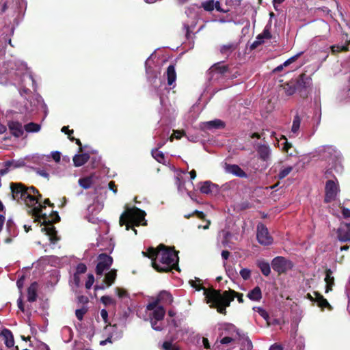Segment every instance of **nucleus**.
<instances>
[{
	"label": "nucleus",
	"mask_w": 350,
	"mask_h": 350,
	"mask_svg": "<svg viewBox=\"0 0 350 350\" xmlns=\"http://www.w3.org/2000/svg\"><path fill=\"white\" fill-rule=\"evenodd\" d=\"M219 336H230L234 338V336L239 337L241 334V332L237 327L232 323H224L219 324Z\"/></svg>",
	"instance_id": "obj_10"
},
{
	"label": "nucleus",
	"mask_w": 350,
	"mask_h": 350,
	"mask_svg": "<svg viewBox=\"0 0 350 350\" xmlns=\"http://www.w3.org/2000/svg\"><path fill=\"white\" fill-rule=\"evenodd\" d=\"M237 42H229L220 46L219 52L221 54L229 57V55L238 48Z\"/></svg>",
	"instance_id": "obj_19"
},
{
	"label": "nucleus",
	"mask_w": 350,
	"mask_h": 350,
	"mask_svg": "<svg viewBox=\"0 0 350 350\" xmlns=\"http://www.w3.org/2000/svg\"><path fill=\"white\" fill-rule=\"evenodd\" d=\"M331 50L333 53L340 51H346L348 50L347 45H333L331 46Z\"/></svg>",
	"instance_id": "obj_48"
},
{
	"label": "nucleus",
	"mask_w": 350,
	"mask_h": 350,
	"mask_svg": "<svg viewBox=\"0 0 350 350\" xmlns=\"http://www.w3.org/2000/svg\"><path fill=\"white\" fill-rule=\"evenodd\" d=\"M160 302H163L167 304H171L173 301L172 295L166 291H162L159 293L157 297Z\"/></svg>",
	"instance_id": "obj_26"
},
{
	"label": "nucleus",
	"mask_w": 350,
	"mask_h": 350,
	"mask_svg": "<svg viewBox=\"0 0 350 350\" xmlns=\"http://www.w3.org/2000/svg\"><path fill=\"white\" fill-rule=\"evenodd\" d=\"M224 293H227V297H233V300L234 299L235 297L237 298V300L239 303L242 304L244 302V299H243V295L242 293H237L234 290H228V291H224Z\"/></svg>",
	"instance_id": "obj_36"
},
{
	"label": "nucleus",
	"mask_w": 350,
	"mask_h": 350,
	"mask_svg": "<svg viewBox=\"0 0 350 350\" xmlns=\"http://www.w3.org/2000/svg\"><path fill=\"white\" fill-rule=\"evenodd\" d=\"M240 275L244 280H247L251 276V271L250 269L244 268L240 271Z\"/></svg>",
	"instance_id": "obj_50"
},
{
	"label": "nucleus",
	"mask_w": 350,
	"mask_h": 350,
	"mask_svg": "<svg viewBox=\"0 0 350 350\" xmlns=\"http://www.w3.org/2000/svg\"><path fill=\"white\" fill-rule=\"evenodd\" d=\"M166 75L167 79V84L169 85H172L176 79V72L175 70L174 65L171 64L167 67Z\"/></svg>",
	"instance_id": "obj_24"
},
{
	"label": "nucleus",
	"mask_w": 350,
	"mask_h": 350,
	"mask_svg": "<svg viewBox=\"0 0 350 350\" xmlns=\"http://www.w3.org/2000/svg\"><path fill=\"white\" fill-rule=\"evenodd\" d=\"M324 153L328 154L330 159H336L339 157L340 153L332 146H327L324 147Z\"/></svg>",
	"instance_id": "obj_34"
},
{
	"label": "nucleus",
	"mask_w": 350,
	"mask_h": 350,
	"mask_svg": "<svg viewBox=\"0 0 350 350\" xmlns=\"http://www.w3.org/2000/svg\"><path fill=\"white\" fill-rule=\"evenodd\" d=\"M165 314V310L163 306H158L152 312V318L154 321H161L163 319Z\"/></svg>",
	"instance_id": "obj_31"
},
{
	"label": "nucleus",
	"mask_w": 350,
	"mask_h": 350,
	"mask_svg": "<svg viewBox=\"0 0 350 350\" xmlns=\"http://www.w3.org/2000/svg\"><path fill=\"white\" fill-rule=\"evenodd\" d=\"M7 229L9 232L15 228V224L12 219H8L6 224Z\"/></svg>",
	"instance_id": "obj_60"
},
{
	"label": "nucleus",
	"mask_w": 350,
	"mask_h": 350,
	"mask_svg": "<svg viewBox=\"0 0 350 350\" xmlns=\"http://www.w3.org/2000/svg\"><path fill=\"white\" fill-rule=\"evenodd\" d=\"M42 198V195L40 194L38 190L31 186L29 187L25 194V198L23 200L26 206L28 207H36L35 205L39 203L40 200Z\"/></svg>",
	"instance_id": "obj_6"
},
{
	"label": "nucleus",
	"mask_w": 350,
	"mask_h": 350,
	"mask_svg": "<svg viewBox=\"0 0 350 350\" xmlns=\"http://www.w3.org/2000/svg\"><path fill=\"white\" fill-rule=\"evenodd\" d=\"M271 267L278 276L284 273V257L277 256L271 261Z\"/></svg>",
	"instance_id": "obj_14"
},
{
	"label": "nucleus",
	"mask_w": 350,
	"mask_h": 350,
	"mask_svg": "<svg viewBox=\"0 0 350 350\" xmlns=\"http://www.w3.org/2000/svg\"><path fill=\"white\" fill-rule=\"evenodd\" d=\"M269 350H283V347L281 345L275 343L270 347Z\"/></svg>",
	"instance_id": "obj_64"
},
{
	"label": "nucleus",
	"mask_w": 350,
	"mask_h": 350,
	"mask_svg": "<svg viewBox=\"0 0 350 350\" xmlns=\"http://www.w3.org/2000/svg\"><path fill=\"white\" fill-rule=\"evenodd\" d=\"M87 271V266L84 263H79L77 265L76 267V272L75 273L77 274H81L85 273Z\"/></svg>",
	"instance_id": "obj_51"
},
{
	"label": "nucleus",
	"mask_w": 350,
	"mask_h": 350,
	"mask_svg": "<svg viewBox=\"0 0 350 350\" xmlns=\"http://www.w3.org/2000/svg\"><path fill=\"white\" fill-rule=\"evenodd\" d=\"M100 301L106 306L109 305H115L116 303L115 299L109 295L102 296L100 298Z\"/></svg>",
	"instance_id": "obj_43"
},
{
	"label": "nucleus",
	"mask_w": 350,
	"mask_h": 350,
	"mask_svg": "<svg viewBox=\"0 0 350 350\" xmlns=\"http://www.w3.org/2000/svg\"><path fill=\"white\" fill-rule=\"evenodd\" d=\"M159 304V301L158 299L157 298L154 301L149 303L147 306L146 309L148 310H155L158 307V304Z\"/></svg>",
	"instance_id": "obj_55"
},
{
	"label": "nucleus",
	"mask_w": 350,
	"mask_h": 350,
	"mask_svg": "<svg viewBox=\"0 0 350 350\" xmlns=\"http://www.w3.org/2000/svg\"><path fill=\"white\" fill-rule=\"evenodd\" d=\"M152 156L153 158L157 160L159 163L165 165L166 163V159L164 154L157 150V149H152L151 151Z\"/></svg>",
	"instance_id": "obj_33"
},
{
	"label": "nucleus",
	"mask_w": 350,
	"mask_h": 350,
	"mask_svg": "<svg viewBox=\"0 0 350 350\" xmlns=\"http://www.w3.org/2000/svg\"><path fill=\"white\" fill-rule=\"evenodd\" d=\"M116 291L117 295L120 298H124V297H129L128 292L125 289H124V288L116 287Z\"/></svg>",
	"instance_id": "obj_52"
},
{
	"label": "nucleus",
	"mask_w": 350,
	"mask_h": 350,
	"mask_svg": "<svg viewBox=\"0 0 350 350\" xmlns=\"http://www.w3.org/2000/svg\"><path fill=\"white\" fill-rule=\"evenodd\" d=\"M247 297L252 301H260L262 298V291L259 286H256L252 291H250Z\"/></svg>",
	"instance_id": "obj_27"
},
{
	"label": "nucleus",
	"mask_w": 350,
	"mask_h": 350,
	"mask_svg": "<svg viewBox=\"0 0 350 350\" xmlns=\"http://www.w3.org/2000/svg\"><path fill=\"white\" fill-rule=\"evenodd\" d=\"M264 42V40H260V39H257L256 38V40H255L250 46V49L251 50H254L255 49H256L259 45H260L261 44H262Z\"/></svg>",
	"instance_id": "obj_57"
},
{
	"label": "nucleus",
	"mask_w": 350,
	"mask_h": 350,
	"mask_svg": "<svg viewBox=\"0 0 350 350\" xmlns=\"http://www.w3.org/2000/svg\"><path fill=\"white\" fill-rule=\"evenodd\" d=\"M116 276L117 270L114 269H111L108 273L105 274L103 282L105 283V284H106L107 287H109L114 283L116 279Z\"/></svg>",
	"instance_id": "obj_23"
},
{
	"label": "nucleus",
	"mask_w": 350,
	"mask_h": 350,
	"mask_svg": "<svg viewBox=\"0 0 350 350\" xmlns=\"http://www.w3.org/2000/svg\"><path fill=\"white\" fill-rule=\"evenodd\" d=\"M90 158V154L88 153L77 154L72 158L74 165L75 167H81L86 163Z\"/></svg>",
	"instance_id": "obj_20"
},
{
	"label": "nucleus",
	"mask_w": 350,
	"mask_h": 350,
	"mask_svg": "<svg viewBox=\"0 0 350 350\" xmlns=\"http://www.w3.org/2000/svg\"><path fill=\"white\" fill-rule=\"evenodd\" d=\"M193 215H196L198 219H200L205 220L206 215L202 211H198V210L194 211L192 213V214L188 215H185V217L186 218H189L191 216H193Z\"/></svg>",
	"instance_id": "obj_49"
},
{
	"label": "nucleus",
	"mask_w": 350,
	"mask_h": 350,
	"mask_svg": "<svg viewBox=\"0 0 350 350\" xmlns=\"http://www.w3.org/2000/svg\"><path fill=\"white\" fill-rule=\"evenodd\" d=\"M252 207V204L249 202L248 201H244L240 204V208L241 210L251 208Z\"/></svg>",
	"instance_id": "obj_56"
},
{
	"label": "nucleus",
	"mask_w": 350,
	"mask_h": 350,
	"mask_svg": "<svg viewBox=\"0 0 350 350\" xmlns=\"http://www.w3.org/2000/svg\"><path fill=\"white\" fill-rule=\"evenodd\" d=\"M9 129L11 133L16 137H19L23 134L22 124L18 122H10L8 124Z\"/></svg>",
	"instance_id": "obj_15"
},
{
	"label": "nucleus",
	"mask_w": 350,
	"mask_h": 350,
	"mask_svg": "<svg viewBox=\"0 0 350 350\" xmlns=\"http://www.w3.org/2000/svg\"><path fill=\"white\" fill-rule=\"evenodd\" d=\"M239 344L241 346V350H252L253 345L251 340L243 333H241L238 337Z\"/></svg>",
	"instance_id": "obj_16"
},
{
	"label": "nucleus",
	"mask_w": 350,
	"mask_h": 350,
	"mask_svg": "<svg viewBox=\"0 0 350 350\" xmlns=\"http://www.w3.org/2000/svg\"><path fill=\"white\" fill-rule=\"evenodd\" d=\"M52 158L55 162H59L61 159V153L58 151L52 152Z\"/></svg>",
	"instance_id": "obj_62"
},
{
	"label": "nucleus",
	"mask_w": 350,
	"mask_h": 350,
	"mask_svg": "<svg viewBox=\"0 0 350 350\" xmlns=\"http://www.w3.org/2000/svg\"><path fill=\"white\" fill-rule=\"evenodd\" d=\"M271 38V32H270L269 28H267V27H266L264 29L263 31L261 33H260L259 35H258L256 38L263 40L264 39H270Z\"/></svg>",
	"instance_id": "obj_44"
},
{
	"label": "nucleus",
	"mask_w": 350,
	"mask_h": 350,
	"mask_svg": "<svg viewBox=\"0 0 350 350\" xmlns=\"http://www.w3.org/2000/svg\"><path fill=\"white\" fill-rule=\"evenodd\" d=\"M204 296L206 303L210 304V308H216L217 312L224 315L226 314V308L233 301V297H227L226 293H221L220 290L214 288L204 289Z\"/></svg>",
	"instance_id": "obj_4"
},
{
	"label": "nucleus",
	"mask_w": 350,
	"mask_h": 350,
	"mask_svg": "<svg viewBox=\"0 0 350 350\" xmlns=\"http://www.w3.org/2000/svg\"><path fill=\"white\" fill-rule=\"evenodd\" d=\"M1 334L5 338V346L8 348L14 347V340L12 332L8 329L5 328L2 330Z\"/></svg>",
	"instance_id": "obj_22"
},
{
	"label": "nucleus",
	"mask_w": 350,
	"mask_h": 350,
	"mask_svg": "<svg viewBox=\"0 0 350 350\" xmlns=\"http://www.w3.org/2000/svg\"><path fill=\"white\" fill-rule=\"evenodd\" d=\"M214 186L215 185L213 183L207 180L202 183V186L200 188V191L202 193L209 194L212 192V187Z\"/></svg>",
	"instance_id": "obj_37"
},
{
	"label": "nucleus",
	"mask_w": 350,
	"mask_h": 350,
	"mask_svg": "<svg viewBox=\"0 0 350 350\" xmlns=\"http://www.w3.org/2000/svg\"><path fill=\"white\" fill-rule=\"evenodd\" d=\"M146 212L139 208L135 206L127 208L120 217V226H123L125 225L126 230L132 229L135 234H137V230L134 226H146Z\"/></svg>",
	"instance_id": "obj_3"
},
{
	"label": "nucleus",
	"mask_w": 350,
	"mask_h": 350,
	"mask_svg": "<svg viewBox=\"0 0 350 350\" xmlns=\"http://www.w3.org/2000/svg\"><path fill=\"white\" fill-rule=\"evenodd\" d=\"M88 312V309L85 307H82L80 309L75 310V315L78 320L81 321L83 319L84 314Z\"/></svg>",
	"instance_id": "obj_47"
},
{
	"label": "nucleus",
	"mask_w": 350,
	"mask_h": 350,
	"mask_svg": "<svg viewBox=\"0 0 350 350\" xmlns=\"http://www.w3.org/2000/svg\"><path fill=\"white\" fill-rule=\"evenodd\" d=\"M162 349L163 350H180L178 345L170 341H165L162 345Z\"/></svg>",
	"instance_id": "obj_40"
},
{
	"label": "nucleus",
	"mask_w": 350,
	"mask_h": 350,
	"mask_svg": "<svg viewBox=\"0 0 350 350\" xmlns=\"http://www.w3.org/2000/svg\"><path fill=\"white\" fill-rule=\"evenodd\" d=\"M73 281H74V283L76 285V286H77V287L79 286L80 282H81V279H80V276L79 274L75 273H74Z\"/></svg>",
	"instance_id": "obj_63"
},
{
	"label": "nucleus",
	"mask_w": 350,
	"mask_h": 350,
	"mask_svg": "<svg viewBox=\"0 0 350 350\" xmlns=\"http://www.w3.org/2000/svg\"><path fill=\"white\" fill-rule=\"evenodd\" d=\"M202 7L204 10L211 12L214 10V1L208 0L202 3Z\"/></svg>",
	"instance_id": "obj_45"
},
{
	"label": "nucleus",
	"mask_w": 350,
	"mask_h": 350,
	"mask_svg": "<svg viewBox=\"0 0 350 350\" xmlns=\"http://www.w3.org/2000/svg\"><path fill=\"white\" fill-rule=\"evenodd\" d=\"M208 129H222L224 128L225 124L220 120H215L207 123Z\"/></svg>",
	"instance_id": "obj_39"
},
{
	"label": "nucleus",
	"mask_w": 350,
	"mask_h": 350,
	"mask_svg": "<svg viewBox=\"0 0 350 350\" xmlns=\"http://www.w3.org/2000/svg\"><path fill=\"white\" fill-rule=\"evenodd\" d=\"M300 124H301V119H300L299 116L297 114L294 117V119L293 121V125L291 127L290 137L295 136L297 135L299 127H300Z\"/></svg>",
	"instance_id": "obj_32"
},
{
	"label": "nucleus",
	"mask_w": 350,
	"mask_h": 350,
	"mask_svg": "<svg viewBox=\"0 0 350 350\" xmlns=\"http://www.w3.org/2000/svg\"><path fill=\"white\" fill-rule=\"evenodd\" d=\"M331 271L330 270H328L326 272V276L325 278V281L326 282V290L325 292L328 293L329 291L332 290V286L334 284V278L331 275Z\"/></svg>",
	"instance_id": "obj_35"
},
{
	"label": "nucleus",
	"mask_w": 350,
	"mask_h": 350,
	"mask_svg": "<svg viewBox=\"0 0 350 350\" xmlns=\"http://www.w3.org/2000/svg\"><path fill=\"white\" fill-rule=\"evenodd\" d=\"M236 340V338H233L232 336H224L221 340L220 343L222 345H226L230 343L232 341H234Z\"/></svg>",
	"instance_id": "obj_54"
},
{
	"label": "nucleus",
	"mask_w": 350,
	"mask_h": 350,
	"mask_svg": "<svg viewBox=\"0 0 350 350\" xmlns=\"http://www.w3.org/2000/svg\"><path fill=\"white\" fill-rule=\"evenodd\" d=\"M310 79L307 77L304 74L300 76V79L297 81L296 86L293 87V85L286 83V94L292 95L295 93L296 90L302 88H306L307 84H309Z\"/></svg>",
	"instance_id": "obj_11"
},
{
	"label": "nucleus",
	"mask_w": 350,
	"mask_h": 350,
	"mask_svg": "<svg viewBox=\"0 0 350 350\" xmlns=\"http://www.w3.org/2000/svg\"><path fill=\"white\" fill-rule=\"evenodd\" d=\"M28 187L21 183H11L10 189L13 199L18 202L20 200L22 202L27 194Z\"/></svg>",
	"instance_id": "obj_9"
},
{
	"label": "nucleus",
	"mask_w": 350,
	"mask_h": 350,
	"mask_svg": "<svg viewBox=\"0 0 350 350\" xmlns=\"http://www.w3.org/2000/svg\"><path fill=\"white\" fill-rule=\"evenodd\" d=\"M224 170L226 173L232 174L239 178H247V174L237 164L225 163Z\"/></svg>",
	"instance_id": "obj_13"
},
{
	"label": "nucleus",
	"mask_w": 350,
	"mask_h": 350,
	"mask_svg": "<svg viewBox=\"0 0 350 350\" xmlns=\"http://www.w3.org/2000/svg\"><path fill=\"white\" fill-rule=\"evenodd\" d=\"M256 238L258 243L262 245H269L272 243L273 238L269 234L267 228L262 223L257 225Z\"/></svg>",
	"instance_id": "obj_7"
},
{
	"label": "nucleus",
	"mask_w": 350,
	"mask_h": 350,
	"mask_svg": "<svg viewBox=\"0 0 350 350\" xmlns=\"http://www.w3.org/2000/svg\"><path fill=\"white\" fill-rule=\"evenodd\" d=\"M157 321H151V327L153 329L156 331H161L163 329V327L160 325H157Z\"/></svg>",
	"instance_id": "obj_59"
},
{
	"label": "nucleus",
	"mask_w": 350,
	"mask_h": 350,
	"mask_svg": "<svg viewBox=\"0 0 350 350\" xmlns=\"http://www.w3.org/2000/svg\"><path fill=\"white\" fill-rule=\"evenodd\" d=\"M93 178H94L93 174L88 176L83 177V178H81L79 179V181H78L79 185L82 188H83L85 189H88L91 187V186L92 185V184L94 183Z\"/></svg>",
	"instance_id": "obj_28"
},
{
	"label": "nucleus",
	"mask_w": 350,
	"mask_h": 350,
	"mask_svg": "<svg viewBox=\"0 0 350 350\" xmlns=\"http://www.w3.org/2000/svg\"><path fill=\"white\" fill-rule=\"evenodd\" d=\"M38 283L34 282L27 288V300L29 302H34L37 299Z\"/></svg>",
	"instance_id": "obj_21"
},
{
	"label": "nucleus",
	"mask_w": 350,
	"mask_h": 350,
	"mask_svg": "<svg viewBox=\"0 0 350 350\" xmlns=\"http://www.w3.org/2000/svg\"><path fill=\"white\" fill-rule=\"evenodd\" d=\"M73 133H74L73 130H69L67 133L68 137L71 142H75L76 144H77L79 146V152H81L83 151L82 144H81L80 139H76L72 136Z\"/></svg>",
	"instance_id": "obj_41"
},
{
	"label": "nucleus",
	"mask_w": 350,
	"mask_h": 350,
	"mask_svg": "<svg viewBox=\"0 0 350 350\" xmlns=\"http://www.w3.org/2000/svg\"><path fill=\"white\" fill-rule=\"evenodd\" d=\"M94 282V277L92 274H88V280L85 282V288L90 289Z\"/></svg>",
	"instance_id": "obj_53"
},
{
	"label": "nucleus",
	"mask_w": 350,
	"mask_h": 350,
	"mask_svg": "<svg viewBox=\"0 0 350 350\" xmlns=\"http://www.w3.org/2000/svg\"><path fill=\"white\" fill-rule=\"evenodd\" d=\"M314 295H315V298H314L310 293L307 294V297L311 301H314L315 299L320 307L324 308L329 306V303L327 299H324L322 295L316 292L314 293Z\"/></svg>",
	"instance_id": "obj_25"
},
{
	"label": "nucleus",
	"mask_w": 350,
	"mask_h": 350,
	"mask_svg": "<svg viewBox=\"0 0 350 350\" xmlns=\"http://www.w3.org/2000/svg\"><path fill=\"white\" fill-rule=\"evenodd\" d=\"M210 73H217L221 75H225L227 72L229 71L228 65H223L221 62H217L214 64L210 68Z\"/></svg>",
	"instance_id": "obj_18"
},
{
	"label": "nucleus",
	"mask_w": 350,
	"mask_h": 350,
	"mask_svg": "<svg viewBox=\"0 0 350 350\" xmlns=\"http://www.w3.org/2000/svg\"><path fill=\"white\" fill-rule=\"evenodd\" d=\"M25 130L28 132H38L40 130V125L37 123L30 122L25 125Z\"/></svg>",
	"instance_id": "obj_38"
},
{
	"label": "nucleus",
	"mask_w": 350,
	"mask_h": 350,
	"mask_svg": "<svg viewBox=\"0 0 350 350\" xmlns=\"http://www.w3.org/2000/svg\"><path fill=\"white\" fill-rule=\"evenodd\" d=\"M11 3L12 0H0V14L5 13Z\"/></svg>",
	"instance_id": "obj_42"
},
{
	"label": "nucleus",
	"mask_w": 350,
	"mask_h": 350,
	"mask_svg": "<svg viewBox=\"0 0 350 350\" xmlns=\"http://www.w3.org/2000/svg\"><path fill=\"white\" fill-rule=\"evenodd\" d=\"M337 238L341 242H350V224H341L336 230Z\"/></svg>",
	"instance_id": "obj_12"
},
{
	"label": "nucleus",
	"mask_w": 350,
	"mask_h": 350,
	"mask_svg": "<svg viewBox=\"0 0 350 350\" xmlns=\"http://www.w3.org/2000/svg\"><path fill=\"white\" fill-rule=\"evenodd\" d=\"M178 253L174 247H168L163 243L156 248L149 247L146 252H142L144 256L151 259L152 267L160 273H167L172 269L180 270Z\"/></svg>",
	"instance_id": "obj_1"
},
{
	"label": "nucleus",
	"mask_w": 350,
	"mask_h": 350,
	"mask_svg": "<svg viewBox=\"0 0 350 350\" xmlns=\"http://www.w3.org/2000/svg\"><path fill=\"white\" fill-rule=\"evenodd\" d=\"M257 152L261 159L266 161L269 156V148L265 145H260L258 146Z\"/></svg>",
	"instance_id": "obj_30"
},
{
	"label": "nucleus",
	"mask_w": 350,
	"mask_h": 350,
	"mask_svg": "<svg viewBox=\"0 0 350 350\" xmlns=\"http://www.w3.org/2000/svg\"><path fill=\"white\" fill-rule=\"evenodd\" d=\"M109 189L111 190L114 193H116L118 191L117 186L114 181H110L108 184Z\"/></svg>",
	"instance_id": "obj_61"
},
{
	"label": "nucleus",
	"mask_w": 350,
	"mask_h": 350,
	"mask_svg": "<svg viewBox=\"0 0 350 350\" xmlns=\"http://www.w3.org/2000/svg\"><path fill=\"white\" fill-rule=\"evenodd\" d=\"M339 191L338 183L332 180H328L325 185V202L328 203L336 200Z\"/></svg>",
	"instance_id": "obj_8"
},
{
	"label": "nucleus",
	"mask_w": 350,
	"mask_h": 350,
	"mask_svg": "<svg viewBox=\"0 0 350 350\" xmlns=\"http://www.w3.org/2000/svg\"><path fill=\"white\" fill-rule=\"evenodd\" d=\"M24 165L25 163L23 161H7L3 163L4 167L0 169V175L3 176L6 174L12 167H13V168H16L23 166Z\"/></svg>",
	"instance_id": "obj_17"
},
{
	"label": "nucleus",
	"mask_w": 350,
	"mask_h": 350,
	"mask_svg": "<svg viewBox=\"0 0 350 350\" xmlns=\"http://www.w3.org/2000/svg\"><path fill=\"white\" fill-rule=\"evenodd\" d=\"M97 260L98 263L95 269L97 275H102L105 271L109 269L113 261V258L105 253L100 254Z\"/></svg>",
	"instance_id": "obj_5"
},
{
	"label": "nucleus",
	"mask_w": 350,
	"mask_h": 350,
	"mask_svg": "<svg viewBox=\"0 0 350 350\" xmlns=\"http://www.w3.org/2000/svg\"><path fill=\"white\" fill-rule=\"evenodd\" d=\"M223 234V241L222 244L224 246H226L230 241V239L232 237V233L228 230H222Z\"/></svg>",
	"instance_id": "obj_46"
},
{
	"label": "nucleus",
	"mask_w": 350,
	"mask_h": 350,
	"mask_svg": "<svg viewBox=\"0 0 350 350\" xmlns=\"http://www.w3.org/2000/svg\"><path fill=\"white\" fill-rule=\"evenodd\" d=\"M100 316L105 323H108V312L107 310L102 309L100 311Z\"/></svg>",
	"instance_id": "obj_58"
},
{
	"label": "nucleus",
	"mask_w": 350,
	"mask_h": 350,
	"mask_svg": "<svg viewBox=\"0 0 350 350\" xmlns=\"http://www.w3.org/2000/svg\"><path fill=\"white\" fill-rule=\"evenodd\" d=\"M256 265L265 276L269 275L271 273V267L269 262L265 260H258Z\"/></svg>",
	"instance_id": "obj_29"
},
{
	"label": "nucleus",
	"mask_w": 350,
	"mask_h": 350,
	"mask_svg": "<svg viewBox=\"0 0 350 350\" xmlns=\"http://www.w3.org/2000/svg\"><path fill=\"white\" fill-rule=\"evenodd\" d=\"M45 206H37L29 211V213L35 217V221L41 223L44 227L41 229L42 232H45L46 234L49 237L50 241L55 243L59 240L57 236V232L55 227L53 225L60 221V217L57 211H53L49 217L46 213H42Z\"/></svg>",
	"instance_id": "obj_2"
}]
</instances>
